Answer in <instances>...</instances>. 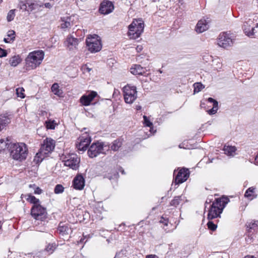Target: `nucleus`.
<instances>
[{
	"label": "nucleus",
	"instance_id": "obj_29",
	"mask_svg": "<svg viewBox=\"0 0 258 258\" xmlns=\"http://www.w3.org/2000/svg\"><path fill=\"white\" fill-rule=\"evenodd\" d=\"M121 145V141L119 140H116L112 142V145L110 146V148L112 150L116 151L118 150Z\"/></svg>",
	"mask_w": 258,
	"mask_h": 258
},
{
	"label": "nucleus",
	"instance_id": "obj_43",
	"mask_svg": "<svg viewBox=\"0 0 258 258\" xmlns=\"http://www.w3.org/2000/svg\"><path fill=\"white\" fill-rule=\"evenodd\" d=\"M143 118H144V123L145 125H146L147 126H148V127H152L153 126V123L152 122H151L149 119H148V118L144 115L143 116Z\"/></svg>",
	"mask_w": 258,
	"mask_h": 258
},
{
	"label": "nucleus",
	"instance_id": "obj_30",
	"mask_svg": "<svg viewBox=\"0 0 258 258\" xmlns=\"http://www.w3.org/2000/svg\"><path fill=\"white\" fill-rule=\"evenodd\" d=\"M213 68L217 71H220L222 67V62L219 59H215L213 60Z\"/></svg>",
	"mask_w": 258,
	"mask_h": 258
},
{
	"label": "nucleus",
	"instance_id": "obj_6",
	"mask_svg": "<svg viewBox=\"0 0 258 258\" xmlns=\"http://www.w3.org/2000/svg\"><path fill=\"white\" fill-rule=\"evenodd\" d=\"M86 43L88 50L92 53L98 52L102 48L100 38L97 35L88 36L86 38Z\"/></svg>",
	"mask_w": 258,
	"mask_h": 258
},
{
	"label": "nucleus",
	"instance_id": "obj_36",
	"mask_svg": "<svg viewBox=\"0 0 258 258\" xmlns=\"http://www.w3.org/2000/svg\"><path fill=\"white\" fill-rule=\"evenodd\" d=\"M218 109V103L217 101H215V104L213 105V107L211 109L209 110L208 112L210 115L215 114L217 112Z\"/></svg>",
	"mask_w": 258,
	"mask_h": 258
},
{
	"label": "nucleus",
	"instance_id": "obj_47",
	"mask_svg": "<svg viewBox=\"0 0 258 258\" xmlns=\"http://www.w3.org/2000/svg\"><path fill=\"white\" fill-rule=\"evenodd\" d=\"M7 55V51L0 47V57H5Z\"/></svg>",
	"mask_w": 258,
	"mask_h": 258
},
{
	"label": "nucleus",
	"instance_id": "obj_39",
	"mask_svg": "<svg viewBox=\"0 0 258 258\" xmlns=\"http://www.w3.org/2000/svg\"><path fill=\"white\" fill-rule=\"evenodd\" d=\"M194 92H199L202 90V89L204 87L203 85L201 83H195L194 85Z\"/></svg>",
	"mask_w": 258,
	"mask_h": 258
},
{
	"label": "nucleus",
	"instance_id": "obj_33",
	"mask_svg": "<svg viewBox=\"0 0 258 258\" xmlns=\"http://www.w3.org/2000/svg\"><path fill=\"white\" fill-rule=\"evenodd\" d=\"M39 6L37 4L28 1V12H32V11L38 9Z\"/></svg>",
	"mask_w": 258,
	"mask_h": 258
},
{
	"label": "nucleus",
	"instance_id": "obj_53",
	"mask_svg": "<svg viewBox=\"0 0 258 258\" xmlns=\"http://www.w3.org/2000/svg\"><path fill=\"white\" fill-rule=\"evenodd\" d=\"M164 221H162V220H161L160 222L161 223H163L164 224V225H166V226H167V221L166 220H165Z\"/></svg>",
	"mask_w": 258,
	"mask_h": 258
},
{
	"label": "nucleus",
	"instance_id": "obj_13",
	"mask_svg": "<svg viewBox=\"0 0 258 258\" xmlns=\"http://www.w3.org/2000/svg\"><path fill=\"white\" fill-rule=\"evenodd\" d=\"M218 44L221 47L227 48L232 45L233 41L228 33L223 32L219 36Z\"/></svg>",
	"mask_w": 258,
	"mask_h": 258
},
{
	"label": "nucleus",
	"instance_id": "obj_54",
	"mask_svg": "<svg viewBox=\"0 0 258 258\" xmlns=\"http://www.w3.org/2000/svg\"><path fill=\"white\" fill-rule=\"evenodd\" d=\"M244 258H255L252 255H246Z\"/></svg>",
	"mask_w": 258,
	"mask_h": 258
},
{
	"label": "nucleus",
	"instance_id": "obj_49",
	"mask_svg": "<svg viewBox=\"0 0 258 258\" xmlns=\"http://www.w3.org/2000/svg\"><path fill=\"white\" fill-rule=\"evenodd\" d=\"M146 258H158L156 255L150 254L146 256Z\"/></svg>",
	"mask_w": 258,
	"mask_h": 258
},
{
	"label": "nucleus",
	"instance_id": "obj_52",
	"mask_svg": "<svg viewBox=\"0 0 258 258\" xmlns=\"http://www.w3.org/2000/svg\"><path fill=\"white\" fill-rule=\"evenodd\" d=\"M143 49V47L142 46H138L136 48V49L138 52H140Z\"/></svg>",
	"mask_w": 258,
	"mask_h": 258
},
{
	"label": "nucleus",
	"instance_id": "obj_50",
	"mask_svg": "<svg viewBox=\"0 0 258 258\" xmlns=\"http://www.w3.org/2000/svg\"><path fill=\"white\" fill-rule=\"evenodd\" d=\"M208 100V101L209 102L213 103V104H215V101H217L216 100H215V99H213L212 98H209Z\"/></svg>",
	"mask_w": 258,
	"mask_h": 258
},
{
	"label": "nucleus",
	"instance_id": "obj_8",
	"mask_svg": "<svg viewBox=\"0 0 258 258\" xmlns=\"http://www.w3.org/2000/svg\"><path fill=\"white\" fill-rule=\"evenodd\" d=\"M123 97L126 103H133L137 98V88L134 86L127 85L123 89Z\"/></svg>",
	"mask_w": 258,
	"mask_h": 258
},
{
	"label": "nucleus",
	"instance_id": "obj_51",
	"mask_svg": "<svg viewBox=\"0 0 258 258\" xmlns=\"http://www.w3.org/2000/svg\"><path fill=\"white\" fill-rule=\"evenodd\" d=\"M44 6L46 8H48V9H50L52 7V5H51V4H50L49 3H45L44 4Z\"/></svg>",
	"mask_w": 258,
	"mask_h": 258
},
{
	"label": "nucleus",
	"instance_id": "obj_19",
	"mask_svg": "<svg viewBox=\"0 0 258 258\" xmlns=\"http://www.w3.org/2000/svg\"><path fill=\"white\" fill-rule=\"evenodd\" d=\"M96 95V92L92 91L88 95L82 96L80 99V102L84 106H88Z\"/></svg>",
	"mask_w": 258,
	"mask_h": 258
},
{
	"label": "nucleus",
	"instance_id": "obj_46",
	"mask_svg": "<svg viewBox=\"0 0 258 258\" xmlns=\"http://www.w3.org/2000/svg\"><path fill=\"white\" fill-rule=\"evenodd\" d=\"M252 32H253V36L252 37L258 36V23H255L254 27L251 28Z\"/></svg>",
	"mask_w": 258,
	"mask_h": 258
},
{
	"label": "nucleus",
	"instance_id": "obj_44",
	"mask_svg": "<svg viewBox=\"0 0 258 258\" xmlns=\"http://www.w3.org/2000/svg\"><path fill=\"white\" fill-rule=\"evenodd\" d=\"M207 226L208 228L213 231H215L217 227V225L212 221H209L207 223Z\"/></svg>",
	"mask_w": 258,
	"mask_h": 258
},
{
	"label": "nucleus",
	"instance_id": "obj_58",
	"mask_svg": "<svg viewBox=\"0 0 258 258\" xmlns=\"http://www.w3.org/2000/svg\"><path fill=\"white\" fill-rule=\"evenodd\" d=\"M114 258H117V254H116L114 257Z\"/></svg>",
	"mask_w": 258,
	"mask_h": 258
},
{
	"label": "nucleus",
	"instance_id": "obj_9",
	"mask_svg": "<svg viewBox=\"0 0 258 258\" xmlns=\"http://www.w3.org/2000/svg\"><path fill=\"white\" fill-rule=\"evenodd\" d=\"M31 214L35 220L43 221L47 218V213L46 208L41 204L33 206L31 209Z\"/></svg>",
	"mask_w": 258,
	"mask_h": 258
},
{
	"label": "nucleus",
	"instance_id": "obj_7",
	"mask_svg": "<svg viewBox=\"0 0 258 258\" xmlns=\"http://www.w3.org/2000/svg\"><path fill=\"white\" fill-rule=\"evenodd\" d=\"M109 146L103 142L93 143L90 147L88 154L90 157L94 158L100 153L105 154L106 151L109 149Z\"/></svg>",
	"mask_w": 258,
	"mask_h": 258
},
{
	"label": "nucleus",
	"instance_id": "obj_3",
	"mask_svg": "<svg viewBox=\"0 0 258 258\" xmlns=\"http://www.w3.org/2000/svg\"><path fill=\"white\" fill-rule=\"evenodd\" d=\"M27 154L28 149L25 144L18 143L11 145L10 155L14 160L20 161L25 160Z\"/></svg>",
	"mask_w": 258,
	"mask_h": 258
},
{
	"label": "nucleus",
	"instance_id": "obj_17",
	"mask_svg": "<svg viewBox=\"0 0 258 258\" xmlns=\"http://www.w3.org/2000/svg\"><path fill=\"white\" fill-rule=\"evenodd\" d=\"M114 9L113 4L109 1L103 2L101 3L99 11L101 14L106 15L110 13Z\"/></svg>",
	"mask_w": 258,
	"mask_h": 258
},
{
	"label": "nucleus",
	"instance_id": "obj_38",
	"mask_svg": "<svg viewBox=\"0 0 258 258\" xmlns=\"http://www.w3.org/2000/svg\"><path fill=\"white\" fill-rule=\"evenodd\" d=\"M16 94L18 97L24 98L25 96L24 94V89L23 88H18L16 89Z\"/></svg>",
	"mask_w": 258,
	"mask_h": 258
},
{
	"label": "nucleus",
	"instance_id": "obj_5",
	"mask_svg": "<svg viewBox=\"0 0 258 258\" xmlns=\"http://www.w3.org/2000/svg\"><path fill=\"white\" fill-rule=\"evenodd\" d=\"M144 28V23L141 19H134L128 26V35L131 39H137L143 33Z\"/></svg>",
	"mask_w": 258,
	"mask_h": 258
},
{
	"label": "nucleus",
	"instance_id": "obj_14",
	"mask_svg": "<svg viewBox=\"0 0 258 258\" xmlns=\"http://www.w3.org/2000/svg\"><path fill=\"white\" fill-rule=\"evenodd\" d=\"M75 16H66L61 17L60 20V27L62 29L71 27L74 24Z\"/></svg>",
	"mask_w": 258,
	"mask_h": 258
},
{
	"label": "nucleus",
	"instance_id": "obj_41",
	"mask_svg": "<svg viewBox=\"0 0 258 258\" xmlns=\"http://www.w3.org/2000/svg\"><path fill=\"white\" fill-rule=\"evenodd\" d=\"M29 187L33 188L34 189V193L36 195H40L42 192V190L39 187H36L35 184H30Z\"/></svg>",
	"mask_w": 258,
	"mask_h": 258
},
{
	"label": "nucleus",
	"instance_id": "obj_1",
	"mask_svg": "<svg viewBox=\"0 0 258 258\" xmlns=\"http://www.w3.org/2000/svg\"><path fill=\"white\" fill-rule=\"evenodd\" d=\"M44 57V52L41 50L30 52L25 59V68L27 71L35 69L41 63Z\"/></svg>",
	"mask_w": 258,
	"mask_h": 258
},
{
	"label": "nucleus",
	"instance_id": "obj_28",
	"mask_svg": "<svg viewBox=\"0 0 258 258\" xmlns=\"http://www.w3.org/2000/svg\"><path fill=\"white\" fill-rule=\"evenodd\" d=\"M247 228H248V232H251V230H255L258 228V221H251L247 222L246 224Z\"/></svg>",
	"mask_w": 258,
	"mask_h": 258
},
{
	"label": "nucleus",
	"instance_id": "obj_10",
	"mask_svg": "<svg viewBox=\"0 0 258 258\" xmlns=\"http://www.w3.org/2000/svg\"><path fill=\"white\" fill-rule=\"evenodd\" d=\"M64 164L73 170H77L79 167L80 158L76 154H72L66 156L63 159Z\"/></svg>",
	"mask_w": 258,
	"mask_h": 258
},
{
	"label": "nucleus",
	"instance_id": "obj_4",
	"mask_svg": "<svg viewBox=\"0 0 258 258\" xmlns=\"http://www.w3.org/2000/svg\"><path fill=\"white\" fill-rule=\"evenodd\" d=\"M55 147V141L51 138H46L43 141V144L40 149V152L37 153L35 156L34 160L37 162L41 161L45 157V155L50 153Z\"/></svg>",
	"mask_w": 258,
	"mask_h": 258
},
{
	"label": "nucleus",
	"instance_id": "obj_12",
	"mask_svg": "<svg viewBox=\"0 0 258 258\" xmlns=\"http://www.w3.org/2000/svg\"><path fill=\"white\" fill-rule=\"evenodd\" d=\"M91 141L89 135L87 133H83L78 139L77 147L79 150L84 151L87 150Z\"/></svg>",
	"mask_w": 258,
	"mask_h": 258
},
{
	"label": "nucleus",
	"instance_id": "obj_20",
	"mask_svg": "<svg viewBox=\"0 0 258 258\" xmlns=\"http://www.w3.org/2000/svg\"><path fill=\"white\" fill-rule=\"evenodd\" d=\"M85 186V179L81 175H77L73 180L74 188L82 190Z\"/></svg>",
	"mask_w": 258,
	"mask_h": 258
},
{
	"label": "nucleus",
	"instance_id": "obj_27",
	"mask_svg": "<svg viewBox=\"0 0 258 258\" xmlns=\"http://www.w3.org/2000/svg\"><path fill=\"white\" fill-rule=\"evenodd\" d=\"M70 229L68 226L63 223H60L58 228V231L62 235L67 234L69 233Z\"/></svg>",
	"mask_w": 258,
	"mask_h": 258
},
{
	"label": "nucleus",
	"instance_id": "obj_26",
	"mask_svg": "<svg viewBox=\"0 0 258 258\" xmlns=\"http://www.w3.org/2000/svg\"><path fill=\"white\" fill-rule=\"evenodd\" d=\"M254 193L255 188L253 187H250L246 190L244 196L245 197L249 198L250 200H252L255 197L254 196Z\"/></svg>",
	"mask_w": 258,
	"mask_h": 258
},
{
	"label": "nucleus",
	"instance_id": "obj_48",
	"mask_svg": "<svg viewBox=\"0 0 258 258\" xmlns=\"http://www.w3.org/2000/svg\"><path fill=\"white\" fill-rule=\"evenodd\" d=\"M4 41L5 43H10L13 42L12 40L8 37V38H5Z\"/></svg>",
	"mask_w": 258,
	"mask_h": 258
},
{
	"label": "nucleus",
	"instance_id": "obj_18",
	"mask_svg": "<svg viewBox=\"0 0 258 258\" xmlns=\"http://www.w3.org/2000/svg\"><path fill=\"white\" fill-rule=\"evenodd\" d=\"M210 22V21L209 20H200L197 24L196 31L199 33L205 31L209 28Z\"/></svg>",
	"mask_w": 258,
	"mask_h": 258
},
{
	"label": "nucleus",
	"instance_id": "obj_21",
	"mask_svg": "<svg viewBox=\"0 0 258 258\" xmlns=\"http://www.w3.org/2000/svg\"><path fill=\"white\" fill-rule=\"evenodd\" d=\"M21 197V198H24L27 201L33 204V206H36L40 204L39 200L31 194L22 195Z\"/></svg>",
	"mask_w": 258,
	"mask_h": 258
},
{
	"label": "nucleus",
	"instance_id": "obj_45",
	"mask_svg": "<svg viewBox=\"0 0 258 258\" xmlns=\"http://www.w3.org/2000/svg\"><path fill=\"white\" fill-rule=\"evenodd\" d=\"M7 36L10 37V38L13 42L15 39V32L13 30H10L8 31L7 34Z\"/></svg>",
	"mask_w": 258,
	"mask_h": 258
},
{
	"label": "nucleus",
	"instance_id": "obj_25",
	"mask_svg": "<svg viewBox=\"0 0 258 258\" xmlns=\"http://www.w3.org/2000/svg\"><path fill=\"white\" fill-rule=\"evenodd\" d=\"M10 122L9 118L4 115H0V132Z\"/></svg>",
	"mask_w": 258,
	"mask_h": 258
},
{
	"label": "nucleus",
	"instance_id": "obj_59",
	"mask_svg": "<svg viewBox=\"0 0 258 258\" xmlns=\"http://www.w3.org/2000/svg\"><path fill=\"white\" fill-rule=\"evenodd\" d=\"M3 0H0V3L2 2Z\"/></svg>",
	"mask_w": 258,
	"mask_h": 258
},
{
	"label": "nucleus",
	"instance_id": "obj_57",
	"mask_svg": "<svg viewBox=\"0 0 258 258\" xmlns=\"http://www.w3.org/2000/svg\"><path fill=\"white\" fill-rule=\"evenodd\" d=\"M87 70H88V72H90V71H91V69L87 68Z\"/></svg>",
	"mask_w": 258,
	"mask_h": 258
},
{
	"label": "nucleus",
	"instance_id": "obj_42",
	"mask_svg": "<svg viewBox=\"0 0 258 258\" xmlns=\"http://www.w3.org/2000/svg\"><path fill=\"white\" fill-rule=\"evenodd\" d=\"M19 8L23 11L28 12V1L26 2H21L19 4Z\"/></svg>",
	"mask_w": 258,
	"mask_h": 258
},
{
	"label": "nucleus",
	"instance_id": "obj_37",
	"mask_svg": "<svg viewBox=\"0 0 258 258\" xmlns=\"http://www.w3.org/2000/svg\"><path fill=\"white\" fill-rule=\"evenodd\" d=\"M181 197L177 196L174 197V199L172 200L170 203V205L174 207H176L178 205L181 201Z\"/></svg>",
	"mask_w": 258,
	"mask_h": 258
},
{
	"label": "nucleus",
	"instance_id": "obj_35",
	"mask_svg": "<svg viewBox=\"0 0 258 258\" xmlns=\"http://www.w3.org/2000/svg\"><path fill=\"white\" fill-rule=\"evenodd\" d=\"M15 11H16V10L13 9V10H10L8 12V13L7 14V20L8 22H11L14 20L15 16Z\"/></svg>",
	"mask_w": 258,
	"mask_h": 258
},
{
	"label": "nucleus",
	"instance_id": "obj_56",
	"mask_svg": "<svg viewBox=\"0 0 258 258\" xmlns=\"http://www.w3.org/2000/svg\"><path fill=\"white\" fill-rule=\"evenodd\" d=\"M141 107L140 106H137V110L141 109Z\"/></svg>",
	"mask_w": 258,
	"mask_h": 258
},
{
	"label": "nucleus",
	"instance_id": "obj_34",
	"mask_svg": "<svg viewBox=\"0 0 258 258\" xmlns=\"http://www.w3.org/2000/svg\"><path fill=\"white\" fill-rule=\"evenodd\" d=\"M56 248L55 243L49 244L45 248V250L49 253H52Z\"/></svg>",
	"mask_w": 258,
	"mask_h": 258
},
{
	"label": "nucleus",
	"instance_id": "obj_32",
	"mask_svg": "<svg viewBox=\"0 0 258 258\" xmlns=\"http://www.w3.org/2000/svg\"><path fill=\"white\" fill-rule=\"evenodd\" d=\"M56 124L54 120L49 119L45 121V125L47 129L54 130Z\"/></svg>",
	"mask_w": 258,
	"mask_h": 258
},
{
	"label": "nucleus",
	"instance_id": "obj_55",
	"mask_svg": "<svg viewBox=\"0 0 258 258\" xmlns=\"http://www.w3.org/2000/svg\"><path fill=\"white\" fill-rule=\"evenodd\" d=\"M255 164L258 165V157H256L255 159Z\"/></svg>",
	"mask_w": 258,
	"mask_h": 258
},
{
	"label": "nucleus",
	"instance_id": "obj_2",
	"mask_svg": "<svg viewBox=\"0 0 258 258\" xmlns=\"http://www.w3.org/2000/svg\"><path fill=\"white\" fill-rule=\"evenodd\" d=\"M229 199L226 197H222L217 199L211 205V208L209 210L208 214V219L212 220L218 217L222 213L224 208L226 204L229 202Z\"/></svg>",
	"mask_w": 258,
	"mask_h": 258
},
{
	"label": "nucleus",
	"instance_id": "obj_23",
	"mask_svg": "<svg viewBox=\"0 0 258 258\" xmlns=\"http://www.w3.org/2000/svg\"><path fill=\"white\" fill-rule=\"evenodd\" d=\"M22 61V58L19 55H15L10 58L9 62L11 66L13 67H17Z\"/></svg>",
	"mask_w": 258,
	"mask_h": 258
},
{
	"label": "nucleus",
	"instance_id": "obj_24",
	"mask_svg": "<svg viewBox=\"0 0 258 258\" xmlns=\"http://www.w3.org/2000/svg\"><path fill=\"white\" fill-rule=\"evenodd\" d=\"M223 150L225 154L228 156H234L236 148L234 146H225Z\"/></svg>",
	"mask_w": 258,
	"mask_h": 258
},
{
	"label": "nucleus",
	"instance_id": "obj_31",
	"mask_svg": "<svg viewBox=\"0 0 258 258\" xmlns=\"http://www.w3.org/2000/svg\"><path fill=\"white\" fill-rule=\"evenodd\" d=\"M51 89L52 92L56 95L60 96L62 93L61 90L59 89V86L57 83L53 84Z\"/></svg>",
	"mask_w": 258,
	"mask_h": 258
},
{
	"label": "nucleus",
	"instance_id": "obj_16",
	"mask_svg": "<svg viewBox=\"0 0 258 258\" xmlns=\"http://www.w3.org/2000/svg\"><path fill=\"white\" fill-rule=\"evenodd\" d=\"M255 25L253 19H249L244 23L243 31L247 36L249 37L253 36V32H252L251 28L254 27Z\"/></svg>",
	"mask_w": 258,
	"mask_h": 258
},
{
	"label": "nucleus",
	"instance_id": "obj_22",
	"mask_svg": "<svg viewBox=\"0 0 258 258\" xmlns=\"http://www.w3.org/2000/svg\"><path fill=\"white\" fill-rule=\"evenodd\" d=\"M131 73L133 75H143L145 73V69L140 65L135 64L130 69Z\"/></svg>",
	"mask_w": 258,
	"mask_h": 258
},
{
	"label": "nucleus",
	"instance_id": "obj_40",
	"mask_svg": "<svg viewBox=\"0 0 258 258\" xmlns=\"http://www.w3.org/2000/svg\"><path fill=\"white\" fill-rule=\"evenodd\" d=\"M64 190V187L61 184H57L54 188V193L59 194L62 193Z\"/></svg>",
	"mask_w": 258,
	"mask_h": 258
},
{
	"label": "nucleus",
	"instance_id": "obj_15",
	"mask_svg": "<svg viewBox=\"0 0 258 258\" xmlns=\"http://www.w3.org/2000/svg\"><path fill=\"white\" fill-rule=\"evenodd\" d=\"M189 171L187 169L182 168L178 172L175 178L176 184L182 183L187 180L189 177Z\"/></svg>",
	"mask_w": 258,
	"mask_h": 258
},
{
	"label": "nucleus",
	"instance_id": "obj_11",
	"mask_svg": "<svg viewBox=\"0 0 258 258\" xmlns=\"http://www.w3.org/2000/svg\"><path fill=\"white\" fill-rule=\"evenodd\" d=\"M81 41V39L77 38L72 35L69 34L67 36L63 44L69 51H75L78 49V46Z\"/></svg>",
	"mask_w": 258,
	"mask_h": 258
}]
</instances>
